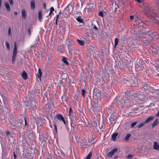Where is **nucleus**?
Instances as JSON below:
<instances>
[{
  "mask_svg": "<svg viewBox=\"0 0 159 159\" xmlns=\"http://www.w3.org/2000/svg\"><path fill=\"white\" fill-rule=\"evenodd\" d=\"M134 99L137 102H139L140 103H143L146 101V98L142 93H136L133 95Z\"/></svg>",
  "mask_w": 159,
  "mask_h": 159,
  "instance_id": "obj_1",
  "label": "nucleus"
},
{
  "mask_svg": "<svg viewBox=\"0 0 159 159\" xmlns=\"http://www.w3.org/2000/svg\"><path fill=\"white\" fill-rule=\"evenodd\" d=\"M131 100L130 97L128 95L126 94L121 99L120 102L122 104L125 105V104L129 103L130 101Z\"/></svg>",
  "mask_w": 159,
  "mask_h": 159,
  "instance_id": "obj_2",
  "label": "nucleus"
},
{
  "mask_svg": "<svg viewBox=\"0 0 159 159\" xmlns=\"http://www.w3.org/2000/svg\"><path fill=\"white\" fill-rule=\"evenodd\" d=\"M17 54V45L16 42H15L14 43V48L13 51V56L12 58V61L14 63L16 60V58Z\"/></svg>",
  "mask_w": 159,
  "mask_h": 159,
  "instance_id": "obj_3",
  "label": "nucleus"
},
{
  "mask_svg": "<svg viewBox=\"0 0 159 159\" xmlns=\"http://www.w3.org/2000/svg\"><path fill=\"white\" fill-rule=\"evenodd\" d=\"M10 125L13 126H15L21 123V121L20 119H18L16 121H14L13 119H11L9 121Z\"/></svg>",
  "mask_w": 159,
  "mask_h": 159,
  "instance_id": "obj_4",
  "label": "nucleus"
},
{
  "mask_svg": "<svg viewBox=\"0 0 159 159\" xmlns=\"http://www.w3.org/2000/svg\"><path fill=\"white\" fill-rule=\"evenodd\" d=\"M118 151V149L117 148H114L113 150L109 152L107 154V156L108 157H111L113 155Z\"/></svg>",
  "mask_w": 159,
  "mask_h": 159,
  "instance_id": "obj_5",
  "label": "nucleus"
},
{
  "mask_svg": "<svg viewBox=\"0 0 159 159\" xmlns=\"http://www.w3.org/2000/svg\"><path fill=\"white\" fill-rule=\"evenodd\" d=\"M57 117L59 120L61 121H62L64 124L65 125H66V123L65 119L62 115L60 114H58L57 115Z\"/></svg>",
  "mask_w": 159,
  "mask_h": 159,
  "instance_id": "obj_6",
  "label": "nucleus"
},
{
  "mask_svg": "<svg viewBox=\"0 0 159 159\" xmlns=\"http://www.w3.org/2000/svg\"><path fill=\"white\" fill-rule=\"evenodd\" d=\"M69 6H67L64 10V13H65L66 16H68L70 14Z\"/></svg>",
  "mask_w": 159,
  "mask_h": 159,
  "instance_id": "obj_7",
  "label": "nucleus"
},
{
  "mask_svg": "<svg viewBox=\"0 0 159 159\" xmlns=\"http://www.w3.org/2000/svg\"><path fill=\"white\" fill-rule=\"evenodd\" d=\"M131 86L133 87H137L138 86V82L137 79H135L132 82L131 81V83L130 84Z\"/></svg>",
  "mask_w": 159,
  "mask_h": 159,
  "instance_id": "obj_8",
  "label": "nucleus"
},
{
  "mask_svg": "<svg viewBox=\"0 0 159 159\" xmlns=\"http://www.w3.org/2000/svg\"><path fill=\"white\" fill-rule=\"evenodd\" d=\"M153 148L155 150H159V145L157 142H154Z\"/></svg>",
  "mask_w": 159,
  "mask_h": 159,
  "instance_id": "obj_9",
  "label": "nucleus"
},
{
  "mask_svg": "<svg viewBox=\"0 0 159 159\" xmlns=\"http://www.w3.org/2000/svg\"><path fill=\"white\" fill-rule=\"evenodd\" d=\"M21 76L23 79L26 80L27 78V75L25 71H23L21 73Z\"/></svg>",
  "mask_w": 159,
  "mask_h": 159,
  "instance_id": "obj_10",
  "label": "nucleus"
},
{
  "mask_svg": "<svg viewBox=\"0 0 159 159\" xmlns=\"http://www.w3.org/2000/svg\"><path fill=\"white\" fill-rule=\"evenodd\" d=\"M28 138L31 140H34V135L31 133H29L28 134Z\"/></svg>",
  "mask_w": 159,
  "mask_h": 159,
  "instance_id": "obj_11",
  "label": "nucleus"
},
{
  "mask_svg": "<svg viewBox=\"0 0 159 159\" xmlns=\"http://www.w3.org/2000/svg\"><path fill=\"white\" fill-rule=\"evenodd\" d=\"M30 7L31 9L34 10L35 8V3L34 0L31 1Z\"/></svg>",
  "mask_w": 159,
  "mask_h": 159,
  "instance_id": "obj_12",
  "label": "nucleus"
},
{
  "mask_svg": "<svg viewBox=\"0 0 159 159\" xmlns=\"http://www.w3.org/2000/svg\"><path fill=\"white\" fill-rule=\"evenodd\" d=\"M70 118V124L71 125V124L73 123L75 119V117L74 116H73L72 115L69 116Z\"/></svg>",
  "mask_w": 159,
  "mask_h": 159,
  "instance_id": "obj_13",
  "label": "nucleus"
},
{
  "mask_svg": "<svg viewBox=\"0 0 159 159\" xmlns=\"http://www.w3.org/2000/svg\"><path fill=\"white\" fill-rule=\"evenodd\" d=\"M153 118L154 117L153 116H150L145 121V122L146 123H148L149 122H150L151 120L153 119Z\"/></svg>",
  "mask_w": 159,
  "mask_h": 159,
  "instance_id": "obj_14",
  "label": "nucleus"
},
{
  "mask_svg": "<svg viewBox=\"0 0 159 159\" xmlns=\"http://www.w3.org/2000/svg\"><path fill=\"white\" fill-rule=\"evenodd\" d=\"M5 5L7 10L8 11H10V8L8 2H5Z\"/></svg>",
  "mask_w": 159,
  "mask_h": 159,
  "instance_id": "obj_15",
  "label": "nucleus"
},
{
  "mask_svg": "<svg viewBox=\"0 0 159 159\" xmlns=\"http://www.w3.org/2000/svg\"><path fill=\"white\" fill-rule=\"evenodd\" d=\"M22 17L24 19H25L26 17V12L25 10H23L22 11Z\"/></svg>",
  "mask_w": 159,
  "mask_h": 159,
  "instance_id": "obj_16",
  "label": "nucleus"
},
{
  "mask_svg": "<svg viewBox=\"0 0 159 159\" xmlns=\"http://www.w3.org/2000/svg\"><path fill=\"white\" fill-rule=\"evenodd\" d=\"M118 135V134L117 133H114L111 136V138L112 140L113 141H115L116 139V137Z\"/></svg>",
  "mask_w": 159,
  "mask_h": 159,
  "instance_id": "obj_17",
  "label": "nucleus"
},
{
  "mask_svg": "<svg viewBox=\"0 0 159 159\" xmlns=\"http://www.w3.org/2000/svg\"><path fill=\"white\" fill-rule=\"evenodd\" d=\"M38 17H39V20L40 21H41L42 19V12L41 11H39V12Z\"/></svg>",
  "mask_w": 159,
  "mask_h": 159,
  "instance_id": "obj_18",
  "label": "nucleus"
},
{
  "mask_svg": "<svg viewBox=\"0 0 159 159\" xmlns=\"http://www.w3.org/2000/svg\"><path fill=\"white\" fill-rule=\"evenodd\" d=\"M77 41L82 46L84 45V42L83 40L77 39Z\"/></svg>",
  "mask_w": 159,
  "mask_h": 159,
  "instance_id": "obj_19",
  "label": "nucleus"
},
{
  "mask_svg": "<svg viewBox=\"0 0 159 159\" xmlns=\"http://www.w3.org/2000/svg\"><path fill=\"white\" fill-rule=\"evenodd\" d=\"M112 6L113 9H114L115 11H116L117 10V8H119V7L118 5H116V3H115L114 5V4H113L112 5Z\"/></svg>",
  "mask_w": 159,
  "mask_h": 159,
  "instance_id": "obj_20",
  "label": "nucleus"
},
{
  "mask_svg": "<svg viewBox=\"0 0 159 159\" xmlns=\"http://www.w3.org/2000/svg\"><path fill=\"white\" fill-rule=\"evenodd\" d=\"M63 46H60L57 48V51L60 53H62L63 52Z\"/></svg>",
  "mask_w": 159,
  "mask_h": 159,
  "instance_id": "obj_21",
  "label": "nucleus"
},
{
  "mask_svg": "<svg viewBox=\"0 0 159 159\" xmlns=\"http://www.w3.org/2000/svg\"><path fill=\"white\" fill-rule=\"evenodd\" d=\"M158 120L157 119H156L152 124V127H154L156 126L158 124Z\"/></svg>",
  "mask_w": 159,
  "mask_h": 159,
  "instance_id": "obj_22",
  "label": "nucleus"
},
{
  "mask_svg": "<svg viewBox=\"0 0 159 159\" xmlns=\"http://www.w3.org/2000/svg\"><path fill=\"white\" fill-rule=\"evenodd\" d=\"M38 76L39 79H41L42 76V72L41 69L40 68L39 69V73L38 74Z\"/></svg>",
  "mask_w": 159,
  "mask_h": 159,
  "instance_id": "obj_23",
  "label": "nucleus"
},
{
  "mask_svg": "<svg viewBox=\"0 0 159 159\" xmlns=\"http://www.w3.org/2000/svg\"><path fill=\"white\" fill-rule=\"evenodd\" d=\"M130 136H131V134H128L126 135V136L125 137L124 139L126 141H128L130 137Z\"/></svg>",
  "mask_w": 159,
  "mask_h": 159,
  "instance_id": "obj_24",
  "label": "nucleus"
},
{
  "mask_svg": "<svg viewBox=\"0 0 159 159\" xmlns=\"http://www.w3.org/2000/svg\"><path fill=\"white\" fill-rule=\"evenodd\" d=\"M151 50L152 51V52L155 54L156 55H157L158 54V52L157 50L155 49L152 48L151 49Z\"/></svg>",
  "mask_w": 159,
  "mask_h": 159,
  "instance_id": "obj_25",
  "label": "nucleus"
},
{
  "mask_svg": "<svg viewBox=\"0 0 159 159\" xmlns=\"http://www.w3.org/2000/svg\"><path fill=\"white\" fill-rule=\"evenodd\" d=\"M80 143V146L81 148L84 147V146L85 145V144H84V141L83 140H81Z\"/></svg>",
  "mask_w": 159,
  "mask_h": 159,
  "instance_id": "obj_26",
  "label": "nucleus"
},
{
  "mask_svg": "<svg viewBox=\"0 0 159 159\" xmlns=\"http://www.w3.org/2000/svg\"><path fill=\"white\" fill-rule=\"evenodd\" d=\"M62 61L65 63L68 64V62L66 60V58L64 57H63L62 59Z\"/></svg>",
  "mask_w": 159,
  "mask_h": 159,
  "instance_id": "obj_27",
  "label": "nucleus"
},
{
  "mask_svg": "<svg viewBox=\"0 0 159 159\" xmlns=\"http://www.w3.org/2000/svg\"><path fill=\"white\" fill-rule=\"evenodd\" d=\"M76 20L82 23L83 22V20L79 16L76 18Z\"/></svg>",
  "mask_w": 159,
  "mask_h": 159,
  "instance_id": "obj_28",
  "label": "nucleus"
},
{
  "mask_svg": "<svg viewBox=\"0 0 159 159\" xmlns=\"http://www.w3.org/2000/svg\"><path fill=\"white\" fill-rule=\"evenodd\" d=\"M115 44L114 46L115 47L118 44V39L117 38H116L115 39Z\"/></svg>",
  "mask_w": 159,
  "mask_h": 159,
  "instance_id": "obj_29",
  "label": "nucleus"
},
{
  "mask_svg": "<svg viewBox=\"0 0 159 159\" xmlns=\"http://www.w3.org/2000/svg\"><path fill=\"white\" fill-rule=\"evenodd\" d=\"M6 134L7 136H9L10 137H11L12 136V134L8 131L6 132Z\"/></svg>",
  "mask_w": 159,
  "mask_h": 159,
  "instance_id": "obj_30",
  "label": "nucleus"
},
{
  "mask_svg": "<svg viewBox=\"0 0 159 159\" xmlns=\"http://www.w3.org/2000/svg\"><path fill=\"white\" fill-rule=\"evenodd\" d=\"M145 121L143 122H142V123H141L140 125L138 126V128H141V127L143 126L145 124Z\"/></svg>",
  "mask_w": 159,
  "mask_h": 159,
  "instance_id": "obj_31",
  "label": "nucleus"
},
{
  "mask_svg": "<svg viewBox=\"0 0 159 159\" xmlns=\"http://www.w3.org/2000/svg\"><path fill=\"white\" fill-rule=\"evenodd\" d=\"M137 122H132L131 124V128H133L137 124Z\"/></svg>",
  "mask_w": 159,
  "mask_h": 159,
  "instance_id": "obj_32",
  "label": "nucleus"
},
{
  "mask_svg": "<svg viewBox=\"0 0 159 159\" xmlns=\"http://www.w3.org/2000/svg\"><path fill=\"white\" fill-rule=\"evenodd\" d=\"M92 156V153L90 152L86 157V159H90Z\"/></svg>",
  "mask_w": 159,
  "mask_h": 159,
  "instance_id": "obj_33",
  "label": "nucleus"
},
{
  "mask_svg": "<svg viewBox=\"0 0 159 159\" xmlns=\"http://www.w3.org/2000/svg\"><path fill=\"white\" fill-rule=\"evenodd\" d=\"M81 91L82 92V96L83 97H84L85 95V91L84 89H82L81 90Z\"/></svg>",
  "mask_w": 159,
  "mask_h": 159,
  "instance_id": "obj_34",
  "label": "nucleus"
},
{
  "mask_svg": "<svg viewBox=\"0 0 159 159\" xmlns=\"http://www.w3.org/2000/svg\"><path fill=\"white\" fill-rule=\"evenodd\" d=\"M147 34L148 35H150V36L152 37H153V34L152 33V32L151 31H148V32L147 33Z\"/></svg>",
  "mask_w": 159,
  "mask_h": 159,
  "instance_id": "obj_35",
  "label": "nucleus"
},
{
  "mask_svg": "<svg viewBox=\"0 0 159 159\" xmlns=\"http://www.w3.org/2000/svg\"><path fill=\"white\" fill-rule=\"evenodd\" d=\"M98 15L102 17H103L104 16L103 13L102 11H100L98 13Z\"/></svg>",
  "mask_w": 159,
  "mask_h": 159,
  "instance_id": "obj_36",
  "label": "nucleus"
},
{
  "mask_svg": "<svg viewBox=\"0 0 159 159\" xmlns=\"http://www.w3.org/2000/svg\"><path fill=\"white\" fill-rule=\"evenodd\" d=\"M6 43V45L7 49L8 50H9L10 49V46H9V43L8 42H7Z\"/></svg>",
  "mask_w": 159,
  "mask_h": 159,
  "instance_id": "obj_37",
  "label": "nucleus"
},
{
  "mask_svg": "<svg viewBox=\"0 0 159 159\" xmlns=\"http://www.w3.org/2000/svg\"><path fill=\"white\" fill-rule=\"evenodd\" d=\"M8 34L9 35H10L11 34V29L10 27L8 29Z\"/></svg>",
  "mask_w": 159,
  "mask_h": 159,
  "instance_id": "obj_38",
  "label": "nucleus"
},
{
  "mask_svg": "<svg viewBox=\"0 0 159 159\" xmlns=\"http://www.w3.org/2000/svg\"><path fill=\"white\" fill-rule=\"evenodd\" d=\"M53 124H54V129H55L56 132V133H57V127L56 125V124L55 123H53Z\"/></svg>",
  "mask_w": 159,
  "mask_h": 159,
  "instance_id": "obj_39",
  "label": "nucleus"
},
{
  "mask_svg": "<svg viewBox=\"0 0 159 159\" xmlns=\"http://www.w3.org/2000/svg\"><path fill=\"white\" fill-rule=\"evenodd\" d=\"M72 112V110L71 108H70L69 109V116L71 115V113Z\"/></svg>",
  "mask_w": 159,
  "mask_h": 159,
  "instance_id": "obj_40",
  "label": "nucleus"
},
{
  "mask_svg": "<svg viewBox=\"0 0 159 159\" xmlns=\"http://www.w3.org/2000/svg\"><path fill=\"white\" fill-rule=\"evenodd\" d=\"M9 2L10 3V4L11 5H12L13 4V0H9Z\"/></svg>",
  "mask_w": 159,
  "mask_h": 159,
  "instance_id": "obj_41",
  "label": "nucleus"
},
{
  "mask_svg": "<svg viewBox=\"0 0 159 159\" xmlns=\"http://www.w3.org/2000/svg\"><path fill=\"white\" fill-rule=\"evenodd\" d=\"M0 133L2 136H5V133L3 131H1Z\"/></svg>",
  "mask_w": 159,
  "mask_h": 159,
  "instance_id": "obj_42",
  "label": "nucleus"
},
{
  "mask_svg": "<svg viewBox=\"0 0 159 159\" xmlns=\"http://www.w3.org/2000/svg\"><path fill=\"white\" fill-rule=\"evenodd\" d=\"M50 9V12H52V11H54V8L52 7H51Z\"/></svg>",
  "mask_w": 159,
  "mask_h": 159,
  "instance_id": "obj_43",
  "label": "nucleus"
},
{
  "mask_svg": "<svg viewBox=\"0 0 159 159\" xmlns=\"http://www.w3.org/2000/svg\"><path fill=\"white\" fill-rule=\"evenodd\" d=\"M28 34L29 36H30L31 35V31L30 28H29L28 30Z\"/></svg>",
  "mask_w": 159,
  "mask_h": 159,
  "instance_id": "obj_44",
  "label": "nucleus"
},
{
  "mask_svg": "<svg viewBox=\"0 0 159 159\" xmlns=\"http://www.w3.org/2000/svg\"><path fill=\"white\" fill-rule=\"evenodd\" d=\"M96 89H94L93 91V96H96V93L95 92V91Z\"/></svg>",
  "mask_w": 159,
  "mask_h": 159,
  "instance_id": "obj_45",
  "label": "nucleus"
},
{
  "mask_svg": "<svg viewBox=\"0 0 159 159\" xmlns=\"http://www.w3.org/2000/svg\"><path fill=\"white\" fill-rule=\"evenodd\" d=\"M137 17L139 19H141L142 18L141 16L139 15H137Z\"/></svg>",
  "mask_w": 159,
  "mask_h": 159,
  "instance_id": "obj_46",
  "label": "nucleus"
},
{
  "mask_svg": "<svg viewBox=\"0 0 159 159\" xmlns=\"http://www.w3.org/2000/svg\"><path fill=\"white\" fill-rule=\"evenodd\" d=\"M130 17L131 21L134 19V17L133 16H130Z\"/></svg>",
  "mask_w": 159,
  "mask_h": 159,
  "instance_id": "obj_47",
  "label": "nucleus"
},
{
  "mask_svg": "<svg viewBox=\"0 0 159 159\" xmlns=\"http://www.w3.org/2000/svg\"><path fill=\"white\" fill-rule=\"evenodd\" d=\"M13 156H14V157H13L14 159H16V155L15 154L14 152H13Z\"/></svg>",
  "mask_w": 159,
  "mask_h": 159,
  "instance_id": "obj_48",
  "label": "nucleus"
},
{
  "mask_svg": "<svg viewBox=\"0 0 159 159\" xmlns=\"http://www.w3.org/2000/svg\"><path fill=\"white\" fill-rule=\"evenodd\" d=\"M43 7L44 9H45L46 8V6L45 3H44L43 4Z\"/></svg>",
  "mask_w": 159,
  "mask_h": 159,
  "instance_id": "obj_49",
  "label": "nucleus"
},
{
  "mask_svg": "<svg viewBox=\"0 0 159 159\" xmlns=\"http://www.w3.org/2000/svg\"><path fill=\"white\" fill-rule=\"evenodd\" d=\"M58 17H59V15H57V19H56V24H57V20L58 19Z\"/></svg>",
  "mask_w": 159,
  "mask_h": 159,
  "instance_id": "obj_50",
  "label": "nucleus"
},
{
  "mask_svg": "<svg viewBox=\"0 0 159 159\" xmlns=\"http://www.w3.org/2000/svg\"><path fill=\"white\" fill-rule=\"evenodd\" d=\"M135 1L138 3H141L142 2L141 0H135Z\"/></svg>",
  "mask_w": 159,
  "mask_h": 159,
  "instance_id": "obj_51",
  "label": "nucleus"
},
{
  "mask_svg": "<svg viewBox=\"0 0 159 159\" xmlns=\"http://www.w3.org/2000/svg\"><path fill=\"white\" fill-rule=\"evenodd\" d=\"M128 158H132V156L131 155H129L128 156Z\"/></svg>",
  "mask_w": 159,
  "mask_h": 159,
  "instance_id": "obj_52",
  "label": "nucleus"
},
{
  "mask_svg": "<svg viewBox=\"0 0 159 159\" xmlns=\"http://www.w3.org/2000/svg\"><path fill=\"white\" fill-rule=\"evenodd\" d=\"M25 125L26 126L27 124L26 118H25Z\"/></svg>",
  "mask_w": 159,
  "mask_h": 159,
  "instance_id": "obj_53",
  "label": "nucleus"
},
{
  "mask_svg": "<svg viewBox=\"0 0 159 159\" xmlns=\"http://www.w3.org/2000/svg\"><path fill=\"white\" fill-rule=\"evenodd\" d=\"M93 28L95 30H98L97 28L95 25L94 26Z\"/></svg>",
  "mask_w": 159,
  "mask_h": 159,
  "instance_id": "obj_54",
  "label": "nucleus"
},
{
  "mask_svg": "<svg viewBox=\"0 0 159 159\" xmlns=\"http://www.w3.org/2000/svg\"><path fill=\"white\" fill-rule=\"evenodd\" d=\"M1 4H2L1 0H0V8L1 7Z\"/></svg>",
  "mask_w": 159,
  "mask_h": 159,
  "instance_id": "obj_55",
  "label": "nucleus"
},
{
  "mask_svg": "<svg viewBox=\"0 0 159 159\" xmlns=\"http://www.w3.org/2000/svg\"><path fill=\"white\" fill-rule=\"evenodd\" d=\"M14 14H15V15H17V12L16 11H15V12H14Z\"/></svg>",
  "mask_w": 159,
  "mask_h": 159,
  "instance_id": "obj_56",
  "label": "nucleus"
},
{
  "mask_svg": "<svg viewBox=\"0 0 159 159\" xmlns=\"http://www.w3.org/2000/svg\"><path fill=\"white\" fill-rule=\"evenodd\" d=\"M52 12H50H50H49V15L50 16V15L52 14Z\"/></svg>",
  "mask_w": 159,
  "mask_h": 159,
  "instance_id": "obj_57",
  "label": "nucleus"
},
{
  "mask_svg": "<svg viewBox=\"0 0 159 159\" xmlns=\"http://www.w3.org/2000/svg\"><path fill=\"white\" fill-rule=\"evenodd\" d=\"M156 2L157 3H159V0H156Z\"/></svg>",
  "mask_w": 159,
  "mask_h": 159,
  "instance_id": "obj_58",
  "label": "nucleus"
},
{
  "mask_svg": "<svg viewBox=\"0 0 159 159\" xmlns=\"http://www.w3.org/2000/svg\"><path fill=\"white\" fill-rule=\"evenodd\" d=\"M117 158V156H116L114 157V159H116V158Z\"/></svg>",
  "mask_w": 159,
  "mask_h": 159,
  "instance_id": "obj_59",
  "label": "nucleus"
},
{
  "mask_svg": "<svg viewBox=\"0 0 159 159\" xmlns=\"http://www.w3.org/2000/svg\"><path fill=\"white\" fill-rule=\"evenodd\" d=\"M155 76H157L158 77H159V75H158V74H157L156 75H155Z\"/></svg>",
  "mask_w": 159,
  "mask_h": 159,
  "instance_id": "obj_60",
  "label": "nucleus"
},
{
  "mask_svg": "<svg viewBox=\"0 0 159 159\" xmlns=\"http://www.w3.org/2000/svg\"><path fill=\"white\" fill-rule=\"evenodd\" d=\"M157 115V116H159V111L158 112Z\"/></svg>",
  "mask_w": 159,
  "mask_h": 159,
  "instance_id": "obj_61",
  "label": "nucleus"
},
{
  "mask_svg": "<svg viewBox=\"0 0 159 159\" xmlns=\"http://www.w3.org/2000/svg\"><path fill=\"white\" fill-rule=\"evenodd\" d=\"M119 97L118 96H117L116 98H118Z\"/></svg>",
  "mask_w": 159,
  "mask_h": 159,
  "instance_id": "obj_62",
  "label": "nucleus"
},
{
  "mask_svg": "<svg viewBox=\"0 0 159 159\" xmlns=\"http://www.w3.org/2000/svg\"><path fill=\"white\" fill-rule=\"evenodd\" d=\"M155 14H156V13H154L153 15H155Z\"/></svg>",
  "mask_w": 159,
  "mask_h": 159,
  "instance_id": "obj_63",
  "label": "nucleus"
},
{
  "mask_svg": "<svg viewBox=\"0 0 159 159\" xmlns=\"http://www.w3.org/2000/svg\"><path fill=\"white\" fill-rule=\"evenodd\" d=\"M50 127H51V128H52V126L51 125H50Z\"/></svg>",
  "mask_w": 159,
  "mask_h": 159,
  "instance_id": "obj_64",
  "label": "nucleus"
}]
</instances>
